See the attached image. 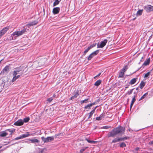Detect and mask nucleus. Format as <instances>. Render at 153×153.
Segmentation results:
<instances>
[{
  "label": "nucleus",
  "instance_id": "6",
  "mask_svg": "<svg viewBox=\"0 0 153 153\" xmlns=\"http://www.w3.org/2000/svg\"><path fill=\"white\" fill-rule=\"evenodd\" d=\"M144 9L147 12H150L153 11V6L150 5L145 6L144 7Z\"/></svg>",
  "mask_w": 153,
  "mask_h": 153
},
{
  "label": "nucleus",
  "instance_id": "1",
  "mask_svg": "<svg viewBox=\"0 0 153 153\" xmlns=\"http://www.w3.org/2000/svg\"><path fill=\"white\" fill-rule=\"evenodd\" d=\"M125 131V128L121 126H119L116 128H114L110 132H109L107 135V136L108 137H114L118 134H124Z\"/></svg>",
  "mask_w": 153,
  "mask_h": 153
},
{
  "label": "nucleus",
  "instance_id": "23",
  "mask_svg": "<svg viewBox=\"0 0 153 153\" xmlns=\"http://www.w3.org/2000/svg\"><path fill=\"white\" fill-rule=\"evenodd\" d=\"M104 115L103 114H101L99 117H97L96 118V120H102V119L104 118Z\"/></svg>",
  "mask_w": 153,
  "mask_h": 153
},
{
  "label": "nucleus",
  "instance_id": "8",
  "mask_svg": "<svg viewBox=\"0 0 153 153\" xmlns=\"http://www.w3.org/2000/svg\"><path fill=\"white\" fill-rule=\"evenodd\" d=\"M47 61V59L45 58H42L39 59L38 60V63L41 65H44Z\"/></svg>",
  "mask_w": 153,
  "mask_h": 153
},
{
  "label": "nucleus",
  "instance_id": "7",
  "mask_svg": "<svg viewBox=\"0 0 153 153\" xmlns=\"http://www.w3.org/2000/svg\"><path fill=\"white\" fill-rule=\"evenodd\" d=\"M9 29V27H6L0 31V38L3 36Z\"/></svg>",
  "mask_w": 153,
  "mask_h": 153
},
{
  "label": "nucleus",
  "instance_id": "38",
  "mask_svg": "<svg viewBox=\"0 0 153 153\" xmlns=\"http://www.w3.org/2000/svg\"><path fill=\"white\" fill-rule=\"evenodd\" d=\"M150 72H147V73L145 74L144 76V78H145L147 77L150 75Z\"/></svg>",
  "mask_w": 153,
  "mask_h": 153
},
{
  "label": "nucleus",
  "instance_id": "58",
  "mask_svg": "<svg viewBox=\"0 0 153 153\" xmlns=\"http://www.w3.org/2000/svg\"><path fill=\"white\" fill-rule=\"evenodd\" d=\"M135 19V18H134L133 19L134 20Z\"/></svg>",
  "mask_w": 153,
  "mask_h": 153
},
{
  "label": "nucleus",
  "instance_id": "43",
  "mask_svg": "<svg viewBox=\"0 0 153 153\" xmlns=\"http://www.w3.org/2000/svg\"><path fill=\"white\" fill-rule=\"evenodd\" d=\"M134 88L132 89H131V90H130L129 91H128L127 92L128 94V95H130L131 94V93L133 91V90H134Z\"/></svg>",
  "mask_w": 153,
  "mask_h": 153
},
{
  "label": "nucleus",
  "instance_id": "47",
  "mask_svg": "<svg viewBox=\"0 0 153 153\" xmlns=\"http://www.w3.org/2000/svg\"><path fill=\"white\" fill-rule=\"evenodd\" d=\"M149 144H153V141L149 142Z\"/></svg>",
  "mask_w": 153,
  "mask_h": 153
},
{
  "label": "nucleus",
  "instance_id": "3",
  "mask_svg": "<svg viewBox=\"0 0 153 153\" xmlns=\"http://www.w3.org/2000/svg\"><path fill=\"white\" fill-rule=\"evenodd\" d=\"M26 28L23 29L21 31H16L12 34V36H20L24 34L26 31Z\"/></svg>",
  "mask_w": 153,
  "mask_h": 153
},
{
  "label": "nucleus",
  "instance_id": "12",
  "mask_svg": "<svg viewBox=\"0 0 153 153\" xmlns=\"http://www.w3.org/2000/svg\"><path fill=\"white\" fill-rule=\"evenodd\" d=\"M38 21H34L31 22L29 23L27 25H26L28 27H30L31 26L36 25L38 24Z\"/></svg>",
  "mask_w": 153,
  "mask_h": 153
},
{
  "label": "nucleus",
  "instance_id": "27",
  "mask_svg": "<svg viewBox=\"0 0 153 153\" xmlns=\"http://www.w3.org/2000/svg\"><path fill=\"white\" fill-rule=\"evenodd\" d=\"M128 69V66L127 65H125L123 68L121 70V71L123 72H125Z\"/></svg>",
  "mask_w": 153,
  "mask_h": 153
},
{
  "label": "nucleus",
  "instance_id": "37",
  "mask_svg": "<svg viewBox=\"0 0 153 153\" xmlns=\"http://www.w3.org/2000/svg\"><path fill=\"white\" fill-rule=\"evenodd\" d=\"M88 99H85L84 100L81 101L80 103L81 104H82V103H86L88 102Z\"/></svg>",
  "mask_w": 153,
  "mask_h": 153
},
{
  "label": "nucleus",
  "instance_id": "15",
  "mask_svg": "<svg viewBox=\"0 0 153 153\" xmlns=\"http://www.w3.org/2000/svg\"><path fill=\"white\" fill-rule=\"evenodd\" d=\"M137 94H136L135 95H134L133 96V99L131 102V103L130 106V109L131 108L134 103L136 101V99L135 98L137 97Z\"/></svg>",
  "mask_w": 153,
  "mask_h": 153
},
{
  "label": "nucleus",
  "instance_id": "16",
  "mask_svg": "<svg viewBox=\"0 0 153 153\" xmlns=\"http://www.w3.org/2000/svg\"><path fill=\"white\" fill-rule=\"evenodd\" d=\"M5 131H3L0 132V137H3L6 136L7 134L8 133Z\"/></svg>",
  "mask_w": 153,
  "mask_h": 153
},
{
  "label": "nucleus",
  "instance_id": "5",
  "mask_svg": "<svg viewBox=\"0 0 153 153\" xmlns=\"http://www.w3.org/2000/svg\"><path fill=\"white\" fill-rule=\"evenodd\" d=\"M10 66L9 65H7L2 70L0 74L3 75L7 74L10 70Z\"/></svg>",
  "mask_w": 153,
  "mask_h": 153
},
{
  "label": "nucleus",
  "instance_id": "24",
  "mask_svg": "<svg viewBox=\"0 0 153 153\" xmlns=\"http://www.w3.org/2000/svg\"><path fill=\"white\" fill-rule=\"evenodd\" d=\"M150 59L149 58L145 61L143 63V65L146 66L148 65L150 63Z\"/></svg>",
  "mask_w": 153,
  "mask_h": 153
},
{
  "label": "nucleus",
  "instance_id": "17",
  "mask_svg": "<svg viewBox=\"0 0 153 153\" xmlns=\"http://www.w3.org/2000/svg\"><path fill=\"white\" fill-rule=\"evenodd\" d=\"M137 78H134L131 79L130 82H129V84L131 85H132L134 84L136 82Z\"/></svg>",
  "mask_w": 153,
  "mask_h": 153
},
{
  "label": "nucleus",
  "instance_id": "26",
  "mask_svg": "<svg viewBox=\"0 0 153 153\" xmlns=\"http://www.w3.org/2000/svg\"><path fill=\"white\" fill-rule=\"evenodd\" d=\"M101 83V80H97L94 83V85L95 86H98L100 85Z\"/></svg>",
  "mask_w": 153,
  "mask_h": 153
},
{
  "label": "nucleus",
  "instance_id": "2",
  "mask_svg": "<svg viewBox=\"0 0 153 153\" xmlns=\"http://www.w3.org/2000/svg\"><path fill=\"white\" fill-rule=\"evenodd\" d=\"M28 68L27 67H23L20 66L19 67L16 68L15 69L13 72V75H17L18 73L20 71H22V74L25 73L27 70Z\"/></svg>",
  "mask_w": 153,
  "mask_h": 153
},
{
  "label": "nucleus",
  "instance_id": "41",
  "mask_svg": "<svg viewBox=\"0 0 153 153\" xmlns=\"http://www.w3.org/2000/svg\"><path fill=\"white\" fill-rule=\"evenodd\" d=\"M119 142L118 139L117 138H115L112 141V143H115L117 142Z\"/></svg>",
  "mask_w": 153,
  "mask_h": 153
},
{
  "label": "nucleus",
  "instance_id": "54",
  "mask_svg": "<svg viewBox=\"0 0 153 153\" xmlns=\"http://www.w3.org/2000/svg\"><path fill=\"white\" fill-rule=\"evenodd\" d=\"M97 77V76H96L95 77H94V79H95Z\"/></svg>",
  "mask_w": 153,
  "mask_h": 153
},
{
  "label": "nucleus",
  "instance_id": "33",
  "mask_svg": "<svg viewBox=\"0 0 153 153\" xmlns=\"http://www.w3.org/2000/svg\"><path fill=\"white\" fill-rule=\"evenodd\" d=\"M88 148V147H86L81 149L80 151V153H82L84 151Z\"/></svg>",
  "mask_w": 153,
  "mask_h": 153
},
{
  "label": "nucleus",
  "instance_id": "40",
  "mask_svg": "<svg viewBox=\"0 0 153 153\" xmlns=\"http://www.w3.org/2000/svg\"><path fill=\"white\" fill-rule=\"evenodd\" d=\"M120 146L121 147H123L126 146V144L123 142L120 144Z\"/></svg>",
  "mask_w": 153,
  "mask_h": 153
},
{
  "label": "nucleus",
  "instance_id": "49",
  "mask_svg": "<svg viewBox=\"0 0 153 153\" xmlns=\"http://www.w3.org/2000/svg\"><path fill=\"white\" fill-rule=\"evenodd\" d=\"M101 74V73H99L97 75V77H98Z\"/></svg>",
  "mask_w": 153,
  "mask_h": 153
},
{
  "label": "nucleus",
  "instance_id": "28",
  "mask_svg": "<svg viewBox=\"0 0 153 153\" xmlns=\"http://www.w3.org/2000/svg\"><path fill=\"white\" fill-rule=\"evenodd\" d=\"M124 75V73L122 71H120L119 74V77H123Z\"/></svg>",
  "mask_w": 153,
  "mask_h": 153
},
{
  "label": "nucleus",
  "instance_id": "29",
  "mask_svg": "<svg viewBox=\"0 0 153 153\" xmlns=\"http://www.w3.org/2000/svg\"><path fill=\"white\" fill-rule=\"evenodd\" d=\"M85 140H86L88 143H96L97 142L95 141H94L93 140H88L87 138H85Z\"/></svg>",
  "mask_w": 153,
  "mask_h": 153
},
{
  "label": "nucleus",
  "instance_id": "51",
  "mask_svg": "<svg viewBox=\"0 0 153 153\" xmlns=\"http://www.w3.org/2000/svg\"><path fill=\"white\" fill-rule=\"evenodd\" d=\"M56 95L55 94H54L53 95V97H56Z\"/></svg>",
  "mask_w": 153,
  "mask_h": 153
},
{
  "label": "nucleus",
  "instance_id": "53",
  "mask_svg": "<svg viewBox=\"0 0 153 153\" xmlns=\"http://www.w3.org/2000/svg\"><path fill=\"white\" fill-rule=\"evenodd\" d=\"M3 60V59H1L0 61V63H1V62Z\"/></svg>",
  "mask_w": 153,
  "mask_h": 153
},
{
  "label": "nucleus",
  "instance_id": "35",
  "mask_svg": "<svg viewBox=\"0 0 153 153\" xmlns=\"http://www.w3.org/2000/svg\"><path fill=\"white\" fill-rule=\"evenodd\" d=\"M94 56L92 54V53H91L88 57V60H91V59H92L93 58V57Z\"/></svg>",
  "mask_w": 153,
  "mask_h": 153
},
{
  "label": "nucleus",
  "instance_id": "10",
  "mask_svg": "<svg viewBox=\"0 0 153 153\" xmlns=\"http://www.w3.org/2000/svg\"><path fill=\"white\" fill-rule=\"evenodd\" d=\"M108 42L107 39H105L103 41L101 42L100 44H97V48H102L105 46Z\"/></svg>",
  "mask_w": 153,
  "mask_h": 153
},
{
  "label": "nucleus",
  "instance_id": "46",
  "mask_svg": "<svg viewBox=\"0 0 153 153\" xmlns=\"http://www.w3.org/2000/svg\"><path fill=\"white\" fill-rule=\"evenodd\" d=\"M95 104V102H94L93 103H91L90 104H89V105L90 106H91V107L93 105H94Z\"/></svg>",
  "mask_w": 153,
  "mask_h": 153
},
{
  "label": "nucleus",
  "instance_id": "21",
  "mask_svg": "<svg viewBox=\"0 0 153 153\" xmlns=\"http://www.w3.org/2000/svg\"><path fill=\"white\" fill-rule=\"evenodd\" d=\"M29 141H31L32 143H39V141L36 138H33L32 139H30L29 140Z\"/></svg>",
  "mask_w": 153,
  "mask_h": 153
},
{
  "label": "nucleus",
  "instance_id": "31",
  "mask_svg": "<svg viewBox=\"0 0 153 153\" xmlns=\"http://www.w3.org/2000/svg\"><path fill=\"white\" fill-rule=\"evenodd\" d=\"M15 129H7L6 130V131H7L10 132V134H12V133L13 132L15 131Z\"/></svg>",
  "mask_w": 153,
  "mask_h": 153
},
{
  "label": "nucleus",
  "instance_id": "42",
  "mask_svg": "<svg viewBox=\"0 0 153 153\" xmlns=\"http://www.w3.org/2000/svg\"><path fill=\"white\" fill-rule=\"evenodd\" d=\"M91 107V106H90L89 104H88L85 107V109H90Z\"/></svg>",
  "mask_w": 153,
  "mask_h": 153
},
{
  "label": "nucleus",
  "instance_id": "13",
  "mask_svg": "<svg viewBox=\"0 0 153 153\" xmlns=\"http://www.w3.org/2000/svg\"><path fill=\"white\" fill-rule=\"evenodd\" d=\"M96 45V44H93L92 45H91L90 46L88 47V48L85 49V51L84 52V54L85 55V54L89 50H90L91 49L95 47Z\"/></svg>",
  "mask_w": 153,
  "mask_h": 153
},
{
  "label": "nucleus",
  "instance_id": "57",
  "mask_svg": "<svg viewBox=\"0 0 153 153\" xmlns=\"http://www.w3.org/2000/svg\"><path fill=\"white\" fill-rule=\"evenodd\" d=\"M1 148H2V146H0V149Z\"/></svg>",
  "mask_w": 153,
  "mask_h": 153
},
{
  "label": "nucleus",
  "instance_id": "52",
  "mask_svg": "<svg viewBox=\"0 0 153 153\" xmlns=\"http://www.w3.org/2000/svg\"><path fill=\"white\" fill-rule=\"evenodd\" d=\"M10 143V142H7V144H6L5 145H7V144H8L9 143Z\"/></svg>",
  "mask_w": 153,
  "mask_h": 153
},
{
  "label": "nucleus",
  "instance_id": "59",
  "mask_svg": "<svg viewBox=\"0 0 153 153\" xmlns=\"http://www.w3.org/2000/svg\"><path fill=\"white\" fill-rule=\"evenodd\" d=\"M129 131H130V130L129 129Z\"/></svg>",
  "mask_w": 153,
  "mask_h": 153
},
{
  "label": "nucleus",
  "instance_id": "11",
  "mask_svg": "<svg viewBox=\"0 0 153 153\" xmlns=\"http://www.w3.org/2000/svg\"><path fill=\"white\" fill-rule=\"evenodd\" d=\"M23 124L24 122L23 120L22 119H20L15 122L14 123V125L16 126H19L22 125Z\"/></svg>",
  "mask_w": 153,
  "mask_h": 153
},
{
  "label": "nucleus",
  "instance_id": "20",
  "mask_svg": "<svg viewBox=\"0 0 153 153\" xmlns=\"http://www.w3.org/2000/svg\"><path fill=\"white\" fill-rule=\"evenodd\" d=\"M13 77L12 80V82H15L17 79L19 78L20 76V75H18L17 76H16V75H13Z\"/></svg>",
  "mask_w": 153,
  "mask_h": 153
},
{
  "label": "nucleus",
  "instance_id": "14",
  "mask_svg": "<svg viewBox=\"0 0 153 153\" xmlns=\"http://www.w3.org/2000/svg\"><path fill=\"white\" fill-rule=\"evenodd\" d=\"M60 11V8L59 7L54 8L53 10V13L54 14H57L59 13Z\"/></svg>",
  "mask_w": 153,
  "mask_h": 153
},
{
  "label": "nucleus",
  "instance_id": "44",
  "mask_svg": "<svg viewBox=\"0 0 153 153\" xmlns=\"http://www.w3.org/2000/svg\"><path fill=\"white\" fill-rule=\"evenodd\" d=\"M111 128V126H104L103 128L108 129Z\"/></svg>",
  "mask_w": 153,
  "mask_h": 153
},
{
  "label": "nucleus",
  "instance_id": "19",
  "mask_svg": "<svg viewBox=\"0 0 153 153\" xmlns=\"http://www.w3.org/2000/svg\"><path fill=\"white\" fill-rule=\"evenodd\" d=\"M79 94L78 92L77 91L75 93L74 95L72 96L70 99V100H72L76 98L77 96L79 95Z\"/></svg>",
  "mask_w": 153,
  "mask_h": 153
},
{
  "label": "nucleus",
  "instance_id": "39",
  "mask_svg": "<svg viewBox=\"0 0 153 153\" xmlns=\"http://www.w3.org/2000/svg\"><path fill=\"white\" fill-rule=\"evenodd\" d=\"M29 120H30V118L29 117H27L25 118L24 119V121H23L24 122H24L27 123V122H28L29 121Z\"/></svg>",
  "mask_w": 153,
  "mask_h": 153
},
{
  "label": "nucleus",
  "instance_id": "18",
  "mask_svg": "<svg viewBox=\"0 0 153 153\" xmlns=\"http://www.w3.org/2000/svg\"><path fill=\"white\" fill-rule=\"evenodd\" d=\"M97 106H96V107H95V108H94V109H93L91 111V112L89 113V117L88 118V119H89L92 117L93 114L94 113L95 109H96V108H97Z\"/></svg>",
  "mask_w": 153,
  "mask_h": 153
},
{
  "label": "nucleus",
  "instance_id": "30",
  "mask_svg": "<svg viewBox=\"0 0 153 153\" xmlns=\"http://www.w3.org/2000/svg\"><path fill=\"white\" fill-rule=\"evenodd\" d=\"M148 94V92H146L145 93L143 96H142L140 98L139 100V101H140L143 99H144L146 96H147Z\"/></svg>",
  "mask_w": 153,
  "mask_h": 153
},
{
  "label": "nucleus",
  "instance_id": "4",
  "mask_svg": "<svg viewBox=\"0 0 153 153\" xmlns=\"http://www.w3.org/2000/svg\"><path fill=\"white\" fill-rule=\"evenodd\" d=\"M41 138L44 143H48L53 141L54 140V137L53 136L48 137L46 138L42 137Z\"/></svg>",
  "mask_w": 153,
  "mask_h": 153
},
{
  "label": "nucleus",
  "instance_id": "56",
  "mask_svg": "<svg viewBox=\"0 0 153 153\" xmlns=\"http://www.w3.org/2000/svg\"><path fill=\"white\" fill-rule=\"evenodd\" d=\"M136 90L137 91V90H138V88H136Z\"/></svg>",
  "mask_w": 153,
  "mask_h": 153
},
{
  "label": "nucleus",
  "instance_id": "55",
  "mask_svg": "<svg viewBox=\"0 0 153 153\" xmlns=\"http://www.w3.org/2000/svg\"><path fill=\"white\" fill-rule=\"evenodd\" d=\"M128 88V86L126 87H125L126 88Z\"/></svg>",
  "mask_w": 153,
  "mask_h": 153
},
{
  "label": "nucleus",
  "instance_id": "32",
  "mask_svg": "<svg viewBox=\"0 0 153 153\" xmlns=\"http://www.w3.org/2000/svg\"><path fill=\"white\" fill-rule=\"evenodd\" d=\"M60 1L58 0H55L53 4V6H55L59 4Z\"/></svg>",
  "mask_w": 153,
  "mask_h": 153
},
{
  "label": "nucleus",
  "instance_id": "36",
  "mask_svg": "<svg viewBox=\"0 0 153 153\" xmlns=\"http://www.w3.org/2000/svg\"><path fill=\"white\" fill-rule=\"evenodd\" d=\"M143 11V10H139L138 11H137V15H138L139 16L141 15Z\"/></svg>",
  "mask_w": 153,
  "mask_h": 153
},
{
  "label": "nucleus",
  "instance_id": "25",
  "mask_svg": "<svg viewBox=\"0 0 153 153\" xmlns=\"http://www.w3.org/2000/svg\"><path fill=\"white\" fill-rule=\"evenodd\" d=\"M145 85V83L143 81H142L140 84V87L142 89Z\"/></svg>",
  "mask_w": 153,
  "mask_h": 153
},
{
  "label": "nucleus",
  "instance_id": "34",
  "mask_svg": "<svg viewBox=\"0 0 153 153\" xmlns=\"http://www.w3.org/2000/svg\"><path fill=\"white\" fill-rule=\"evenodd\" d=\"M99 50H97L93 52H92L91 53L94 56H95L97 54L99 53Z\"/></svg>",
  "mask_w": 153,
  "mask_h": 153
},
{
  "label": "nucleus",
  "instance_id": "48",
  "mask_svg": "<svg viewBox=\"0 0 153 153\" xmlns=\"http://www.w3.org/2000/svg\"><path fill=\"white\" fill-rule=\"evenodd\" d=\"M55 134V137L56 138L57 136H59V134Z\"/></svg>",
  "mask_w": 153,
  "mask_h": 153
},
{
  "label": "nucleus",
  "instance_id": "9",
  "mask_svg": "<svg viewBox=\"0 0 153 153\" xmlns=\"http://www.w3.org/2000/svg\"><path fill=\"white\" fill-rule=\"evenodd\" d=\"M30 135V134H29V132H27L25 134H22V135L20 136L19 137H16L15 138V140H17L21 139L25 137H27L28 136H29Z\"/></svg>",
  "mask_w": 153,
  "mask_h": 153
},
{
  "label": "nucleus",
  "instance_id": "22",
  "mask_svg": "<svg viewBox=\"0 0 153 153\" xmlns=\"http://www.w3.org/2000/svg\"><path fill=\"white\" fill-rule=\"evenodd\" d=\"M129 138L128 137H119L118 138V141H122L125 140Z\"/></svg>",
  "mask_w": 153,
  "mask_h": 153
},
{
  "label": "nucleus",
  "instance_id": "50",
  "mask_svg": "<svg viewBox=\"0 0 153 153\" xmlns=\"http://www.w3.org/2000/svg\"><path fill=\"white\" fill-rule=\"evenodd\" d=\"M134 95H135L136 94H137V93L135 91L134 92Z\"/></svg>",
  "mask_w": 153,
  "mask_h": 153
},
{
  "label": "nucleus",
  "instance_id": "45",
  "mask_svg": "<svg viewBox=\"0 0 153 153\" xmlns=\"http://www.w3.org/2000/svg\"><path fill=\"white\" fill-rule=\"evenodd\" d=\"M53 100V99L52 97H50L48 98L47 101L49 102H51L52 100Z\"/></svg>",
  "mask_w": 153,
  "mask_h": 153
}]
</instances>
